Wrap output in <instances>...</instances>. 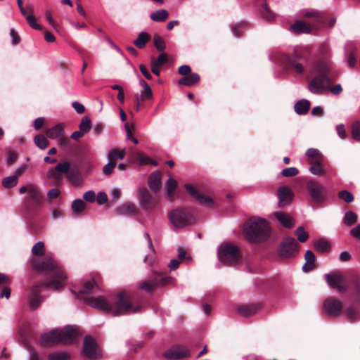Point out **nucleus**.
I'll return each instance as SVG.
<instances>
[{
	"mask_svg": "<svg viewBox=\"0 0 360 360\" xmlns=\"http://www.w3.org/2000/svg\"><path fill=\"white\" fill-rule=\"evenodd\" d=\"M32 268L37 273L44 274L46 281L33 285L29 298V305L31 309H36L43 302L44 297L41 293L45 289L52 288L60 290L66 283L67 276L63 267L50 256L42 259L32 258L30 260Z\"/></svg>",
	"mask_w": 360,
	"mask_h": 360,
	"instance_id": "f257e3e1",
	"label": "nucleus"
},
{
	"mask_svg": "<svg viewBox=\"0 0 360 360\" xmlns=\"http://www.w3.org/2000/svg\"><path fill=\"white\" fill-rule=\"evenodd\" d=\"M82 298L87 304L115 316L138 313L142 308V304L136 296L124 290L118 292L112 303L103 296Z\"/></svg>",
	"mask_w": 360,
	"mask_h": 360,
	"instance_id": "f03ea898",
	"label": "nucleus"
},
{
	"mask_svg": "<svg viewBox=\"0 0 360 360\" xmlns=\"http://www.w3.org/2000/svg\"><path fill=\"white\" fill-rule=\"evenodd\" d=\"M312 72L316 75L310 82L309 89L314 94H319L329 88L338 76V73L332 70L330 65L323 60L314 63Z\"/></svg>",
	"mask_w": 360,
	"mask_h": 360,
	"instance_id": "7ed1b4c3",
	"label": "nucleus"
},
{
	"mask_svg": "<svg viewBox=\"0 0 360 360\" xmlns=\"http://www.w3.org/2000/svg\"><path fill=\"white\" fill-rule=\"evenodd\" d=\"M79 336L78 328L68 326L63 330L55 329L41 335L40 343L44 347H49L57 344L71 345Z\"/></svg>",
	"mask_w": 360,
	"mask_h": 360,
	"instance_id": "20e7f679",
	"label": "nucleus"
},
{
	"mask_svg": "<svg viewBox=\"0 0 360 360\" xmlns=\"http://www.w3.org/2000/svg\"><path fill=\"white\" fill-rule=\"evenodd\" d=\"M20 194L27 195L24 198L23 205L25 212L30 217H33L40 210L44 203V196L38 186L28 184L19 189Z\"/></svg>",
	"mask_w": 360,
	"mask_h": 360,
	"instance_id": "39448f33",
	"label": "nucleus"
},
{
	"mask_svg": "<svg viewBox=\"0 0 360 360\" xmlns=\"http://www.w3.org/2000/svg\"><path fill=\"white\" fill-rule=\"evenodd\" d=\"M270 226L266 220L259 217L250 218L245 224L244 233L252 243L266 240L270 236Z\"/></svg>",
	"mask_w": 360,
	"mask_h": 360,
	"instance_id": "423d86ee",
	"label": "nucleus"
},
{
	"mask_svg": "<svg viewBox=\"0 0 360 360\" xmlns=\"http://www.w3.org/2000/svg\"><path fill=\"white\" fill-rule=\"evenodd\" d=\"M218 257L222 263L231 266L241 260L240 249L231 243H222L218 250Z\"/></svg>",
	"mask_w": 360,
	"mask_h": 360,
	"instance_id": "0eeeda50",
	"label": "nucleus"
},
{
	"mask_svg": "<svg viewBox=\"0 0 360 360\" xmlns=\"http://www.w3.org/2000/svg\"><path fill=\"white\" fill-rule=\"evenodd\" d=\"M171 223L176 228H182L192 224L194 217L190 208L181 207L172 210L169 213Z\"/></svg>",
	"mask_w": 360,
	"mask_h": 360,
	"instance_id": "6e6552de",
	"label": "nucleus"
},
{
	"mask_svg": "<svg viewBox=\"0 0 360 360\" xmlns=\"http://www.w3.org/2000/svg\"><path fill=\"white\" fill-rule=\"evenodd\" d=\"M172 281V278L165 276L161 273H155L149 279L143 281L139 285V288L146 292H152L158 287H162L169 284Z\"/></svg>",
	"mask_w": 360,
	"mask_h": 360,
	"instance_id": "1a4fd4ad",
	"label": "nucleus"
},
{
	"mask_svg": "<svg viewBox=\"0 0 360 360\" xmlns=\"http://www.w3.org/2000/svg\"><path fill=\"white\" fill-rule=\"evenodd\" d=\"M307 190L312 201L316 204H321L326 200V188L316 180H309L306 184Z\"/></svg>",
	"mask_w": 360,
	"mask_h": 360,
	"instance_id": "9d476101",
	"label": "nucleus"
},
{
	"mask_svg": "<svg viewBox=\"0 0 360 360\" xmlns=\"http://www.w3.org/2000/svg\"><path fill=\"white\" fill-rule=\"evenodd\" d=\"M300 245L292 237H286L283 239L279 248V255L282 258L295 257L299 252Z\"/></svg>",
	"mask_w": 360,
	"mask_h": 360,
	"instance_id": "9b49d317",
	"label": "nucleus"
},
{
	"mask_svg": "<svg viewBox=\"0 0 360 360\" xmlns=\"http://www.w3.org/2000/svg\"><path fill=\"white\" fill-rule=\"evenodd\" d=\"M82 353L90 360H97L101 358V349L96 340L90 335H86L84 338Z\"/></svg>",
	"mask_w": 360,
	"mask_h": 360,
	"instance_id": "f8f14e48",
	"label": "nucleus"
},
{
	"mask_svg": "<svg viewBox=\"0 0 360 360\" xmlns=\"http://www.w3.org/2000/svg\"><path fill=\"white\" fill-rule=\"evenodd\" d=\"M139 200L142 209L147 211L153 210L159 202L158 198L153 196L146 188L139 189Z\"/></svg>",
	"mask_w": 360,
	"mask_h": 360,
	"instance_id": "ddd939ff",
	"label": "nucleus"
},
{
	"mask_svg": "<svg viewBox=\"0 0 360 360\" xmlns=\"http://www.w3.org/2000/svg\"><path fill=\"white\" fill-rule=\"evenodd\" d=\"M307 51H295L292 56L287 58L286 63L290 69L294 70L297 73L301 74L304 72V66L299 60H307Z\"/></svg>",
	"mask_w": 360,
	"mask_h": 360,
	"instance_id": "4468645a",
	"label": "nucleus"
},
{
	"mask_svg": "<svg viewBox=\"0 0 360 360\" xmlns=\"http://www.w3.org/2000/svg\"><path fill=\"white\" fill-rule=\"evenodd\" d=\"M189 356L190 352L188 349L180 345L171 347L162 354V356L166 360H177Z\"/></svg>",
	"mask_w": 360,
	"mask_h": 360,
	"instance_id": "2eb2a0df",
	"label": "nucleus"
},
{
	"mask_svg": "<svg viewBox=\"0 0 360 360\" xmlns=\"http://www.w3.org/2000/svg\"><path fill=\"white\" fill-rule=\"evenodd\" d=\"M349 285H352V289L354 292V295L356 297H360V276L357 274L352 275L348 279V284L345 283V281L343 283H340L338 285V287L335 288L337 289L340 292H345L348 288Z\"/></svg>",
	"mask_w": 360,
	"mask_h": 360,
	"instance_id": "dca6fc26",
	"label": "nucleus"
},
{
	"mask_svg": "<svg viewBox=\"0 0 360 360\" xmlns=\"http://www.w3.org/2000/svg\"><path fill=\"white\" fill-rule=\"evenodd\" d=\"M323 307L329 315L338 316L342 310V304L337 298L330 297L325 300Z\"/></svg>",
	"mask_w": 360,
	"mask_h": 360,
	"instance_id": "f3484780",
	"label": "nucleus"
},
{
	"mask_svg": "<svg viewBox=\"0 0 360 360\" xmlns=\"http://www.w3.org/2000/svg\"><path fill=\"white\" fill-rule=\"evenodd\" d=\"M185 188L188 193L192 197H193L200 205L207 206L208 207H212L214 205V201L212 198L201 194L191 184H186Z\"/></svg>",
	"mask_w": 360,
	"mask_h": 360,
	"instance_id": "a211bd4d",
	"label": "nucleus"
},
{
	"mask_svg": "<svg viewBox=\"0 0 360 360\" xmlns=\"http://www.w3.org/2000/svg\"><path fill=\"white\" fill-rule=\"evenodd\" d=\"M277 195L279 199V207H283L285 205H289L292 201L294 193L291 188L288 186H282L278 188Z\"/></svg>",
	"mask_w": 360,
	"mask_h": 360,
	"instance_id": "6ab92c4d",
	"label": "nucleus"
},
{
	"mask_svg": "<svg viewBox=\"0 0 360 360\" xmlns=\"http://www.w3.org/2000/svg\"><path fill=\"white\" fill-rule=\"evenodd\" d=\"M262 307L259 303L250 304H242L238 306L237 311L243 317H250L255 314Z\"/></svg>",
	"mask_w": 360,
	"mask_h": 360,
	"instance_id": "aec40b11",
	"label": "nucleus"
},
{
	"mask_svg": "<svg viewBox=\"0 0 360 360\" xmlns=\"http://www.w3.org/2000/svg\"><path fill=\"white\" fill-rule=\"evenodd\" d=\"M324 278L328 285L332 288H335L340 283L345 282V277L337 271H333L330 274H326Z\"/></svg>",
	"mask_w": 360,
	"mask_h": 360,
	"instance_id": "412c9836",
	"label": "nucleus"
},
{
	"mask_svg": "<svg viewBox=\"0 0 360 360\" xmlns=\"http://www.w3.org/2000/svg\"><path fill=\"white\" fill-rule=\"evenodd\" d=\"M115 212L117 215L132 216L136 214L139 212V210L134 203L126 202L117 207Z\"/></svg>",
	"mask_w": 360,
	"mask_h": 360,
	"instance_id": "4be33fe9",
	"label": "nucleus"
},
{
	"mask_svg": "<svg viewBox=\"0 0 360 360\" xmlns=\"http://www.w3.org/2000/svg\"><path fill=\"white\" fill-rule=\"evenodd\" d=\"M313 27V25H311L304 21L297 20L290 26V30L295 34H309L311 32Z\"/></svg>",
	"mask_w": 360,
	"mask_h": 360,
	"instance_id": "5701e85b",
	"label": "nucleus"
},
{
	"mask_svg": "<svg viewBox=\"0 0 360 360\" xmlns=\"http://www.w3.org/2000/svg\"><path fill=\"white\" fill-rule=\"evenodd\" d=\"M98 285L97 283L95 281L94 278L91 281H86L84 283L83 287L79 290L78 293H76L75 291H72V293L75 294L77 297H80V296L84 295L91 294L94 292V290L95 288H98Z\"/></svg>",
	"mask_w": 360,
	"mask_h": 360,
	"instance_id": "b1692460",
	"label": "nucleus"
},
{
	"mask_svg": "<svg viewBox=\"0 0 360 360\" xmlns=\"http://www.w3.org/2000/svg\"><path fill=\"white\" fill-rule=\"evenodd\" d=\"M305 263L302 266L304 272H309L315 267L316 257L311 250H307L304 255Z\"/></svg>",
	"mask_w": 360,
	"mask_h": 360,
	"instance_id": "393cba45",
	"label": "nucleus"
},
{
	"mask_svg": "<svg viewBox=\"0 0 360 360\" xmlns=\"http://www.w3.org/2000/svg\"><path fill=\"white\" fill-rule=\"evenodd\" d=\"M200 77L198 73L193 72L186 77H182L178 81V84L181 86H191L199 82Z\"/></svg>",
	"mask_w": 360,
	"mask_h": 360,
	"instance_id": "a878e982",
	"label": "nucleus"
},
{
	"mask_svg": "<svg viewBox=\"0 0 360 360\" xmlns=\"http://www.w3.org/2000/svg\"><path fill=\"white\" fill-rule=\"evenodd\" d=\"M148 186L154 193H157L160 190L161 186L160 172H155L150 174L148 177Z\"/></svg>",
	"mask_w": 360,
	"mask_h": 360,
	"instance_id": "bb28decb",
	"label": "nucleus"
},
{
	"mask_svg": "<svg viewBox=\"0 0 360 360\" xmlns=\"http://www.w3.org/2000/svg\"><path fill=\"white\" fill-rule=\"evenodd\" d=\"M311 103L307 99L298 101L294 105L295 112L300 115H306L309 110Z\"/></svg>",
	"mask_w": 360,
	"mask_h": 360,
	"instance_id": "cd10ccee",
	"label": "nucleus"
},
{
	"mask_svg": "<svg viewBox=\"0 0 360 360\" xmlns=\"http://www.w3.org/2000/svg\"><path fill=\"white\" fill-rule=\"evenodd\" d=\"M274 214L283 226L288 229L293 226V219L288 214L281 212H276Z\"/></svg>",
	"mask_w": 360,
	"mask_h": 360,
	"instance_id": "c85d7f7f",
	"label": "nucleus"
},
{
	"mask_svg": "<svg viewBox=\"0 0 360 360\" xmlns=\"http://www.w3.org/2000/svg\"><path fill=\"white\" fill-rule=\"evenodd\" d=\"M64 133V124L62 123H59L54 127L49 129L46 131V136L51 139H55L56 138L60 137Z\"/></svg>",
	"mask_w": 360,
	"mask_h": 360,
	"instance_id": "c756f323",
	"label": "nucleus"
},
{
	"mask_svg": "<svg viewBox=\"0 0 360 360\" xmlns=\"http://www.w3.org/2000/svg\"><path fill=\"white\" fill-rule=\"evenodd\" d=\"M304 17L314 18V24L313 25V27H315L326 23V18L323 16V15L316 11L306 12L304 14Z\"/></svg>",
	"mask_w": 360,
	"mask_h": 360,
	"instance_id": "7c9ffc66",
	"label": "nucleus"
},
{
	"mask_svg": "<svg viewBox=\"0 0 360 360\" xmlns=\"http://www.w3.org/2000/svg\"><path fill=\"white\" fill-rule=\"evenodd\" d=\"M139 82H140V85L143 88V90H142V91L141 93V96H140L141 101H144L148 99H151L153 98V92H152V90H151L150 86L143 79H141Z\"/></svg>",
	"mask_w": 360,
	"mask_h": 360,
	"instance_id": "2f4dec72",
	"label": "nucleus"
},
{
	"mask_svg": "<svg viewBox=\"0 0 360 360\" xmlns=\"http://www.w3.org/2000/svg\"><path fill=\"white\" fill-rule=\"evenodd\" d=\"M150 39V35L146 32H141L137 39L134 41V44L139 49H143L147 42Z\"/></svg>",
	"mask_w": 360,
	"mask_h": 360,
	"instance_id": "473e14b6",
	"label": "nucleus"
},
{
	"mask_svg": "<svg viewBox=\"0 0 360 360\" xmlns=\"http://www.w3.org/2000/svg\"><path fill=\"white\" fill-rule=\"evenodd\" d=\"M314 247L316 251L321 253L329 252L331 248L330 243L323 238L315 241Z\"/></svg>",
	"mask_w": 360,
	"mask_h": 360,
	"instance_id": "72a5a7b5",
	"label": "nucleus"
},
{
	"mask_svg": "<svg viewBox=\"0 0 360 360\" xmlns=\"http://www.w3.org/2000/svg\"><path fill=\"white\" fill-rule=\"evenodd\" d=\"M47 177L53 180V184L59 186L63 181V175L60 173L56 172L53 168L49 169L47 173Z\"/></svg>",
	"mask_w": 360,
	"mask_h": 360,
	"instance_id": "f704fd0d",
	"label": "nucleus"
},
{
	"mask_svg": "<svg viewBox=\"0 0 360 360\" xmlns=\"http://www.w3.org/2000/svg\"><path fill=\"white\" fill-rule=\"evenodd\" d=\"M306 155L309 158V163L312 162L323 161V155L319 150L315 148H309L307 150Z\"/></svg>",
	"mask_w": 360,
	"mask_h": 360,
	"instance_id": "c9c22d12",
	"label": "nucleus"
},
{
	"mask_svg": "<svg viewBox=\"0 0 360 360\" xmlns=\"http://www.w3.org/2000/svg\"><path fill=\"white\" fill-rule=\"evenodd\" d=\"M169 13L166 10L161 9L152 13L150 18L155 22H163L167 19Z\"/></svg>",
	"mask_w": 360,
	"mask_h": 360,
	"instance_id": "e433bc0d",
	"label": "nucleus"
},
{
	"mask_svg": "<svg viewBox=\"0 0 360 360\" xmlns=\"http://www.w3.org/2000/svg\"><path fill=\"white\" fill-rule=\"evenodd\" d=\"M126 150L125 149H122V150H119L117 148L112 149L110 150L108 155V159H112V160L117 162V160H123L125 157Z\"/></svg>",
	"mask_w": 360,
	"mask_h": 360,
	"instance_id": "4c0bfd02",
	"label": "nucleus"
},
{
	"mask_svg": "<svg viewBox=\"0 0 360 360\" xmlns=\"http://www.w3.org/2000/svg\"><path fill=\"white\" fill-rule=\"evenodd\" d=\"M357 221V215L352 211H347L345 212L343 222L347 226H351Z\"/></svg>",
	"mask_w": 360,
	"mask_h": 360,
	"instance_id": "58836bf2",
	"label": "nucleus"
},
{
	"mask_svg": "<svg viewBox=\"0 0 360 360\" xmlns=\"http://www.w3.org/2000/svg\"><path fill=\"white\" fill-rule=\"evenodd\" d=\"M34 143L36 146L41 150H44L49 145L48 139L42 134H38L34 136Z\"/></svg>",
	"mask_w": 360,
	"mask_h": 360,
	"instance_id": "ea45409f",
	"label": "nucleus"
},
{
	"mask_svg": "<svg viewBox=\"0 0 360 360\" xmlns=\"http://www.w3.org/2000/svg\"><path fill=\"white\" fill-rule=\"evenodd\" d=\"M322 161H316L310 162L309 171L314 175H321L324 173Z\"/></svg>",
	"mask_w": 360,
	"mask_h": 360,
	"instance_id": "a19ab883",
	"label": "nucleus"
},
{
	"mask_svg": "<svg viewBox=\"0 0 360 360\" xmlns=\"http://www.w3.org/2000/svg\"><path fill=\"white\" fill-rule=\"evenodd\" d=\"M262 17L268 21H271L275 18V13L270 9L266 3H263L262 5Z\"/></svg>",
	"mask_w": 360,
	"mask_h": 360,
	"instance_id": "79ce46f5",
	"label": "nucleus"
},
{
	"mask_svg": "<svg viewBox=\"0 0 360 360\" xmlns=\"http://www.w3.org/2000/svg\"><path fill=\"white\" fill-rule=\"evenodd\" d=\"M49 360H70V354L65 352H53L48 356Z\"/></svg>",
	"mask_w": 360,
	"mask_h": 360,
	"instance_id": "37998d69",
	"label": "nucleus"
},
{
	"mask_svg": "<svg viewBox=\"0 0 360 360\" xmlns=\"http://www.w3.org/2000/svg\"><path fill=\"white\" fill-rule=\"evenodd\" d=\"M72 210L74 212L79 214L86 208L85 202L81 199H76L72 202Z\"/></svg>",
	"mask_w": 360,
	"mask_h": 360,
	"instance_id": "c03bdc74",
	"label": "nucleus"
},
{
	"mask_svg": "<svg viewBox=\"0 0 360 360\" xmlns=\"http://www.w3.org/2000/svg\"><path fill=\"white\" fill-rule=\"evenodd\" d=\"M91 128V121L87 116L82 118L81 122L79 125V129L84 134L90 131Z\"/></svg>",
	"mask_w": 360,
	"mask_h": 360,
	"instance_id": "a18cd8bd",
	"label": "nucleus"
},
{
	"mask_svg": "<svg viewBox=\"0 0 360 360\" xmlns=\"http://www.w3.org/2000/svg\"><path fill=\"white\" fill-rule=\"evenodd\" d=\"M18 181L16 176H10L2 180V185L6 188H11L18 184Z\"/></svg>",
	"mask_w": 360,
	"mask_h": 360,
	"instance_id": "49530a36",
	"label": "nucleus"
},
{
	"mask_svg": "<svg viewBox=\"0 0 360 360\" xmlns=\"http://www.w3.org/2000/svg\"><path fill=\"white\" fill-rule=\"evenodd\" d=\"M295 235L297 236L298 240L301 243L306 242L309 238V234L307 231H304L303 226H299L295 231Z\"/></svg>",
	"mask_w": 360,
	"mask_h": 360,
	"instance_id": "de8ad7c7",
	"label": "nucleus"
},
{
	"mask_svg": "<svg viewBox=\"0 0 360 360\" xmlns=\"http://www.w3.org/2000/svg\"><path fill=\"white\" fill-rule=\"evenodd\" d=\"M45 252V248H44V244L43 242H38L37 243L32 249V253L33 255L37 257H41L44 255Z\"/></svg>",
	"mask_w": 360,
	"mask_h": 360,
	"instance_id": "09e8293b",
	"label": "nucleus"
},
{
	"mask_svg": "<svg viewBox=\"0 0 360 360\" xmlns=\"http://www.w3.org/2000/svg\"><path fill=\"white\" fill-rule=\"evenodd\" d=\"M154 46L158 51H163L165 49V43L163 39L159 34H155L153 37Z\"/></svg>",
	"mask_w": 360,
	"mask_h": 360,
	"instance_id": "8fccbe9b",
	"label": "nucleus"
},
{
	"mask_svg": "<svg viewBox=\"0 0 360 360\" xmlns=\"http://www.w3.org/2000/svg\"><path fill=\"white\" fill-rule=\"evenodd\" d=\"M168 61V57L166 53H161L159 55L158 58H155L154 57H152L150 58V63H155L158 66H162L165 64H166Z\"/></svg>",
	"mask_w": 360,
	"mask_h": 360,
	"instance_id": "3c124183",
	"label": "nucleus"
},
{
	"mask_svg": "<svg viewBox=\"0 0 360 360\" xmlns=\"http://www.w3.org/2000/svg\"><path fill=\"white\" fill-rule=\"evenodd\" d=\"M108 163L103 167V173L105 176L110 175L117 165V162L112 159H108Z\"/></svg>",
	"mask_w": 360,
	"mask_h": 360,
	"instance_id": "603ef678",
	"label": "nucleus"
},
{
	"mask_svg": "<svg viewBox=\"0 0 360 360\" xmlns=\"http://www.w3.org/2000/svg\"><path fill=\"white\" fill-rule=\"evenodd\" d=\"M56 172L60 173L61 174L68 173L70 169V163L68 162H64L58 164L55 167L53 168Z\"/></svg>",
	"mask_w": 360,
	"mask_h": 360,
	"instance_id": "864d4df0",
	"label": "nucleus"
},
{
	"mask_svg": "<svg viewBox=\"0 0 360 360\" xmlns=\"http://www.w3.org/2000/svg\"><path fill=\"white\" fill-rule=\"evenodd\" d=\"M338 197L346 202H352L354 200V195L347 190H342L338 193Z\"/></svg>",
	"mask_w": 360,
	"mask_h": 360,
	"instance_id": "5fc2aeb1",
	"label": "nucleus"
},
{
	"mask_svg": "<svg viewBox=\"0 0 360 360\" xmlns=\"http://www.w3.org/2000/svg\"><path fill=\"white\" fill-rule=\"evenodd\" d=\"M352 135L356 141H360V122H354L352 125Z\"/></svg>",
	"mask_w": 360,
	"mask_h": 360,
	"instance_id": "6e6d98bb",
	"label": "nucleus"
},
{
	"mask_svg": "<svg viewBox=\"0 0 360 360\" xmlns=\"http://www.w3.org/2000/svg\"><path fill=\"white\" fill-rule=\"evenodd\" d=\"M177 186V182L172 177H170L167 184V191L168 195L171 198V200H172V195L174 189Z\"/></svg>",
	"mask_w": 360,
	"mask_h": 360,
	"instance_id": "4d7b16f0",
	"label": "nucleus"
},
{
	"mask_svg": "<svg viewBox=\"0 0 360 360\" xmlns=\"http://www.w3.org/2000/svg\"><path fill=\"white\" fill-rule=\"evenodd\" d=\"M247 25L248 24L244 22L233 25L231 26V30L233 34L237 37H240L242 30L245 28Z\"/></svg>",
	"mask_w": 360,
	"mask_h": 360,
	"instance_id": "13d9d810",
	"label": "nucleus"
},
{
	"mask_svg": "<svg viewBox=\"0 0 360 360\" xmlns=\"http://www.w3.org/2000/svg\"><path fill=\"white\" fill-rule=\"evenodd\" d=\"M299 174V170L296 167H288L281 171V175L284 177H292Z\"/></svg>",
	"mask_w": 360,
	"mask_h": 360,
	"instance_id": "bf43d9fd",
	"label": "nucleus"
},
{
	"mask_svg": "<svg viewBox=\"0 0 360 360\" xmlns=\"http://www.w3.org/2000/svg\"><path fill=\"white\" fill-rule=\"evenodd\" d=\"M26 20L31 27L38 30H42V26L37 23V20L33 15L26 16Z\"/></svg>",
	"mask_w": 360,
	"mask_h": 360,
	"instance_id": "052dcab7",
	"label": "nucleus"
},
{
	"mask_svg": "<svg viewBox=\"0 0 360 360\" xmlns=\"http://www.w3.org/2000/svg\"><path fill=\"white\" fill-rule=\"evenodd\" d=\"M178 72L183 75V77H186L190 74H191V68L188 65H183L180 66L178 69Z\"/></svg>",
	"mask_w": 360,
	"mask_h": 360,
	"instance_id": "680f3d73",
	"label": "nucleus"
},
{
	"mask_svg": "<svg viewBox=\"0 0 360 360\" xmlns=\"http://www.w3.org/2000/svg\"><path fill=\"white\" fill-rule=\"evenodd\" d=\"M137 158L141 165H148L150 162H152V160L149 157L145 155L141 152L137 153Z\"/></svg>",
	"mask_w": 360,
	"mask_h": 360,
	"instance_id": "e2e57ef3",
	"label": "nucleus"
},
{
	"mask_svg": "<svg viewBox=\"0 0 360 360\" xmlns=\"http://www.w3.org/2000/svg\"><path fill=\"white\" fill-rule=\"evenodd\" d=\"M10 34L12 37V44L14 46L18 44L20 41V37L13 28L11 30Z\"/></svg>",
	"mask_w": 360,
	"mask_h": 360,
	"instance_id": "0e129e2a",
	"label": "nucleus"
},
{
	"mask_svg": "<svg viewBox=\"0 0 360 360\" xmlns=\"http://www.w3.org/2000/svg\"><path fill=\"white\" fill-rule=\"evenodd\" d=\"M84 199L89 202H94L96 200V194L92 191L86 192L83 195Z\"/></svg>",
	"mask_w": 360,
	"mask_h": 360,
	"instance_id": "69168bd1",
	"label": "nucleus"
},
{
	"mask_svg": "<svg viewBox=\"0 0 360 360\" xmlns=\"http://www.w3.org/2000/svg\"><path fill=\"white\" fill-rule=\"evenodd\" d=\"M356 314V312L354 308L350 307L347 309L346 315L350 321H354L355 320Z\"/></svg>",
	"mask_w": 360,
	"mask_h": 360,
	"instance_id": "338daca9",
	"label": "nucleus"
},
{
	"mask_svg": "<svg viewBox=\"0 0 360 360\" xmlns=\"http://www.w3.org/2000/svg\"><path fill=\"white\" fill-rule=\"evenodd\" d=\"M72 106L78 114H82L85 112L84 106L79 102H73Z\"/></svg>",
	"mask_w": 360,
	"mask_h": 360,
	"instance_id": "774afa93",
	"label": "nucleus"
}]
</instances>
